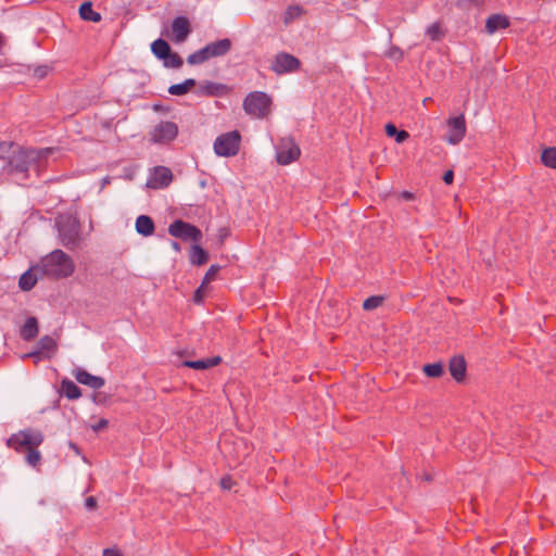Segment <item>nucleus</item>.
Returning a JSON list of instances; mask_svg holds the SVG:
<instances>
[{"label": "nucleus", "instance_id": "obj_31", "mask_svg": "<svg viewBox=\"0 0 556 556\" xmlns=\"http://www.w3.org/2000/svg\"><path fill=\"white\" fill-rule=\"evenodd\" d=\"M424 372L430 378H439L443 375L444 368L441 363H432L424 366Z\"/></svg>", "mask_w": 556, "mask_h": 556}, {"label": "nucleus", "instance_id": "obj_45", "mask_svg": "<svg viewBox=\"0 0 556 556\" xmlns=\"http://www.w3.org/2000/svg\"><path fill=\"white\" fill-rule=\"evenodd\" d=\"M102 556H122V554L117 549L105 548L103 551V555Z\"/></svg>", "mask_w": 556, "mask_h": 556}, {"label": "nucleus", "instance_id": "obj_15", "mask_svg": "<svg viewBox=\"0 0 556 556\" xmlns=\"http://www.w3.org/2000/svg\"><path fill=\"white\" fill-rule=\"evenodd\" d=\"M173 39L175 42L186 40L191 31L189 20L185 16H177L172 23Z\"/></svg>", "mask_w": 556, "mask_h": 556}, {"label": "nucleus", "instance_id": "obj_35", "mask_svg": "<svg viewBox=\"0 0 556 556\" xmlns=\"http://www.w3.org/2000/svg\"><path fill=\"white\" fill-rule=\"evenodd\" d=\"M426 34L427 36L433 40V41H437V40H440L441 37L443 36L442 35V31H441V27H440V24L439 23H433L431 24L427 30H426Z\"/></svg>", "mask_w": 556, "mask_h": 556}, {"label": "nucleus", "instance_id": "obj_23", "mask_svg": "<svg viewBox=\"0 0 556 556\" xmlns=\"http://www.w3.org/2000/svg\"><path fill=\"white\" fill-rule=\"evenodd\" d=\"M61 391L68 400H76L81 396L80 389L68 379H64L61 383Z\"/></svg>", "mask_w": 556, "mask_h": 556}, {"label": "nucleus", "instance_id": "obj_42", "mask_svg": "<svg viewBox=\"0 0 556 556\" xmlns=\"http://www.w3.org/2000/svg\"><path fill=\"white\" fill-rule=\"evenodd\" d=\"M480 3V0H458L457 5L459 8H467L469 4H476L478 5Z\"/></svg>", "mask_w": 556, "mask_h": 556}, {"label": "nucleus", "instance_id": "obj_2", "mask_svg": "<svg viewBox=\"0 0 556 556\" xmlns=\"http://www.w3.org/2000/svg\"><path fill=\"white\" fill-rule=\"evenodd\" d=\"M34 269L40 270L45 276L60 279L70 277L75 270V265L73 260L65 252L54 250L42 257Z\"/></svg>", "mask_w": 556, "mask_h": 556}, {"label": "nucleus", "instance_id": "obj_40", "mask_svg": "<svg viewBox=\"0 0 556 556\" xmlns=\"http://www.w3.org/2000/svg\"><path fill=\"white\" fill-rule=\"evenodd\" d=\"M85 506H86V508H88L90 510L96 509V507H97V500H96V497H93V496L87 497L86 501H85Z\"/></svg>", "mask_w": 556, "mask_h": 556}, {"label": "nucleus", "instance_id": "obj_14", "mask_svg": "<svg viewBox=\"0 0 556 556\" xmlns=\"http://www.w3.org/2000/svg\"><path fill=\"white\" fill-rule=\"evenodd\" d=\"M229 88L225 84L204 80L198 85L197 94L201 97H220L226 94Z\"/></svg>", "mask_w": 556, "mask_h": 556}, {"label": "nucleus", "instance_id": "obj_17", "mask_svg": "<svg viewBox=\"0 0 556 556\" xmlns=\"http://www.w3.org/2000/svg\"><path fill=\"white\" fill-rule=\"evenodd\" d=\"M510 22L506 15L492 14L485 21V31L489 35L496 33L500 29H506L509 27Z\"/></svg>", "mask_w": 556, "mask_h": 556}, {"label": "nucleus", "instance_id": "obj_7", "mask_svg": "<svg viewBox=\"0 0 556 556\" xmlns=\"http://www.w3.org/2000/svg\"><path fill=\"white\" fill-rule=\"evenodd\" d=\"M241 144V135L232 130L219 135L214 141V152L218 156L231 157L238 154Z\"/></svg>", "mask_w": 556, "mask_h": 556}, {"label": "nucleus", "instance_id": "obj_33", "mask_svg": "<svg viewBox=\"0 0 556 556\" xmlns=\"http://www.w3.org/2000/svg\"><path fill=\"white\" fill-rule=\"evenodd\" d=\"M303 14V9L300 5H291L289 7L283 15L285 24H290L294 20L299 18Z\"/></svg>", "mask_w": 556, "mask_h": 556}, {"label": "nucleus", "instance_id": "obj_10", "mask_svg": "<svg viewBox=\"0 0 556 556\" xmlns=\"http://www.w3.org/2000/svg\"><path fill=\"white\" fill-rule=\"evenodd\" d=\"M299 146L290 138H282L277 147V162L288 165L300 156Z\"/></svg>", "mask_w": 556, "mask_h": 556}, {"label": "nucleus", "instance_id": "obj_36", "mask_svg": "<svg viewBox=\"0 0 556 556\" xmlns=\"http://www.w3.org/2000/svg\"><path fill=\"white\" fill-rule=\"evenodd\" d=\"M219 270V266L217 265H212L208 270L206 271L204 278H203V281L202 283L203 285H206L208 282H211L212 280H214L217 271Z\"/></svg>", "mask_w": 556, "mask_h": 556}, {"label": "nucleus", "instance_id": "obj_3", "mask_svg": "<svg viewBox=\"0 0 556 556\" xmlns=\"http://www.w3.org/2000/svg\"><path fill=\"white\" fill-rule=\"evenodd\" d=\"M52 152V149H21L13 153L9 161L12 172L26 173L30 168L39 169L43 160Z\"/></svg>", "mask_w": 556, "mask_h": 556}, {"label": "nucleus", "instance_id": "obj_21", "mask_svg": "<svg viewBox=\"0 0 556 556\" xmlns=\"http://www.w3.org/2000/svg\"><path fill=\"white\" fill-rule=\"evenodd\" d=\"M37 334H38V321L35 317H28L21 329V337L25 341H30Z\"/></svg>", "mask_w": 556, "mask_h": 556}, {"label": "nucleus", "instance_id": "obj_8", "mask_svg": "<svg viewBox=\"0 0 556 556\" xmlns=\"http://www.w3.org/2000/svg\"><path fill=\"white\" fill-rule=\"evenodd\" d=\"M168 233L184 241L199 242L202 239V232L198 227L181 219H177L169 225Z\"/></svg>", "mask_w": 556, "mask_h": 556}, {"label": "nucleus", "instance_id": "obj_43", "mask_svg": "<svg viewBox=\"0 0 556 556\" xmlns=\"http://www.w3.org/2000/svg\"><path fill=\"white\" fill-rule=\"evenodd\" d=\"M453 179H454V173L453 170H447L444 173L443 175V181L446 184V185H451L453 182Z\"/></svg>", "mask_w": 556, "mask_h": 556}, {"label": "nucleus", "instance_id": "obj_46", "mask_svg": "<svg viewBox=\"0 0 556 556\" xmlns=\"http://www.w3.org/2000/svg\"><path fill=\"white\" fill-rule=\"evenodd\" d=\"M5 42H7V40H5L4 36L0 33V54H3V48L5 46Z\"/></svg>", "mask_w": 556, "mask_h": 556}, {"label": "nucleus", "instance_id": "obj_24", "mask_svg": "<svg viewBox=\"0 0 556 556\" xmlns=\"http://www.w3.org/2000/svg\"><path fill=\"white\" fill-rule=\"evenodd\" d=\"M34 271L36 270L33 267L20 277L18 286L23 291H29L35 287L38 278Z\"/></svg>", "mask_w": 556, "mask_h": 556}, {"label": "nucleus", "instance_id": "obj_11", "mask_svg": "<svg viewBox=\"0 0 556 556\" xmlns=\"http://www.w3.org/2000/svg\"><path fill=\"white\" fill-rule=\"evenodd\" d=\"M178 135V127L173 122H161L152 132L151 140L156 143H167L174 140Z\"/></svg>", "mask_w": 556, "mask_h": 556}, {"label": "nucleus", "instance_id": "obj_41", "mask_svg": "<svg viewBox=\"0 0 556 556\" xmlns=\"http://www.w3.org/2000/svg\"><path fill=\"white\" fill-rule=\"evenodd\" d=\"M48 70L49 68L47 66H39L35 70V76L41 79L47 75Z\"/></svg>", "mask_w": 556, "mask_h": 556}, {"label": "nucleus", "instance_id": "obj_39", "mask_svg": "<svg viewBox=\"0 0 556 556\" xmlns=\"http://www.w3.org/2000/svg\"><path fill=\"white\" fill-rule=\"evenodd\" d=\"M233 485V481L230 477H224L220 480V486L224 490H230Z\"/></svg>", "mask_w": 556, "mask_h": 556}, {"label": "nucleus", "instance_id": "obj_27", "mask_svg": "<svg viewBox=\"0 0 556 556\" xmlns=\"http://www.w3.org/2000/svg\"><path fill=\"white\" fill-rule=\"evenodd\" d=\"M208 254L200 247L193 245L190 254V261L194 265H203L207 262Z\"/></svg>", "mask_w": 556, "mask_h": 556}, {"label": "nucleus", "instance_id": "obj_34", "mask_svg": "<svg viewBox=\"0 0 556 556\" xmlns=\"http://www.w3.org/2000/svg\"><path fill=\"white\" fill-rule=\"evenodd\" d=\"M163 60L164 65L172 68H179L184 63L181 56L178 53L172 51Z\"/></svg>", "mask_w": 556, "mask_h": 556}, {"label": "nucleus", "instance_id": "obj_5", "mask_svg": "<svg viewBox=\"0 0 556 556\" xmlns=\"http://www.w3.org/2000/svg\"><path fill=\"white\" fill-rule=\"evenodd\" d=\"M232 47V42L228 38H224L211 43H207L202 49L191 53L187 58V62L190 65L202 64L212 58H218L226 55Z\"/></svg>", "mask_w": 556, "mask_h": 556}, {"label": "nucleus", "instance_id": "obj_22", "mask_svg": "<svg viewBox=\"0 0 556 556\" xmlns=\"http://www.w3.org/2000/svg\"><path fill=\"white\" fill-rule=\"evenodd\" d=\"M79 16L84 21L98 23L101 21V14L93 11L92 3L90 1H86L81 3L79 7Z\"/></svg>", "mask_w": 556, "mask_h": 556}, {"label": "nucleus", "instance_id": "obj_1", "mask_svg": "<svg viewBox=\"0 0 556 556\" xmlns=\"http://www.w3.org/2000/svg\"><path fill=\"white\" fill-rule=\"evenodd\" d=\"M42 442V432L40 430L28 428L12 434L8 440V445L18 452L27 451L26 462L35 467L41 459L40 452L37 447Z\"/></svg>", "mask_w": 556, "mask_h": 556}, {"label": "nucleus", "instance_id": "obj_19", "mask_svg": "<svg viewBox=\"0 0 556 556\" xmlns=\"http://www.w3.org/2000/svg\"><path fill=\"white\" fill-rule=\"evenodd\" d=\"M155 226L153 219L148 215H140L136 219V231L139 235L149 237L154 233Z\"/></svg>", "mask_w": 556, "mask_h": 556}, {"label": "nucleus", "instance_id": "obj_48", "mask_svg": "<svg viewBox=\"0 0 556 556\" xmlns=\"http://www.w3.org/2000/svg\"><path fill=\"white\" fill-rule=\"evenodd\" d=\"M172 248H173L174 250H176V251H179V250H180L179 243H178V242H176V241H173V242H172Z\"/></svg>", "mask_w": 556, "mask_h": 556}, {"label": "nucleus", "instance_id": "obj_13", "mask_svg": "<svg viewBox=\"0 0 556 556\" xmlns=\"http://www.w3.org/2000/svg\"><path fill=\"white\" fill-rule=\"evenodd\" d=\"M173 180V173L168 167L156 166L150 175L147 186L151 189L166 188Z\"/></svg>", "mask_w": 556, "mask_h": 556}, {"label": "nucleus", "instance_id": "obj_18", "mask_svg": "<svg viewBox=\"0 0 556 556\" xmlns=\"http://www.w3.org/2000/svg\"><path fill=\"white\" fill-rule=\"evenodd\" d=\"M451 376L456 381H462L466 374V362L463 356H454L451 358L448 364Z\"/></svg>", "mask_w": 556, "mask_h": 556}, {"label": "nucleus", "instance_id": "obj_29", "mask_svg": "<svg viewBox=\"0 0 556 556\" xmlns=\"http://www.w3.org/2000/svg\"><path fill=\"white\" fill-rule=\"evenodd\" d=\"M386 132L388 136L390 137H395V141L397 143H402L404 142L408 137H409V134L405 130H397L395 125L389 123L386 125Z\"/></svg>", "mask_w": 556, "mask_h": 556}, {"label": "nucleus", "instance_id": "obj_32", "mask_svg": "<svg viewBox=\"0 0 556 556\" xmlns=\"http://www.w3.org/2000/svg\"><path fill=\"white\" fill-rule=\"evenodd\" d=\"M39 352H53L56 349V341L50 336H43L38 341Z\"/></svg>", "mask_w": 556, "mask_h": 556}, {"label": "nucleus", "instance_id": "obj_16", "mask_svg": "<svg viewBox=\"0 0 556 556\" xmlns=\"http://www.w3.org/2000/svg\"><path fill=\"white\" fill-rule=\"evenodd\" d=\"M75 379L91 389L99 390L105 384V380L102 377L93 376L83 368H77L73 372Z\"/></svg>", "mask_w": 556, "mask_h": 556}, {"label": "nucleus", "instance_id": "obj_26", "mask_svg": "<svg viewBox=\"0 0 556 556\" xmlns=\"http://www.w3.org/2000/svg\"><path fill=\"white\" fill-rule=\"evenodd\" d=\"M195 85H197L195 79L188 78L180 84L172 85L168 88V92L173 96H182V94H186Z\"/></svg>", "mask_w": 556, "mask_h": 556}, {"label": "nucleus", "instance_id": "obj_28", "mask_svg": "<svg viewBox=\"0 0 556 556\" xmlns=\"http://www.w3.org/2000/svg\"><path fill=\"white\" fill-rule=\"evenodd\" d=\"M542 163L551 168H556V148H546L541 155Z\"/></svg>", "mask_w": 556, "mask_h": 556}, {"label": "nucleus", "instance_id": "obj_47", "mask_svg": "<svg viewBox=\"0 0 556 556\" xmlns=\"http://www.w3.org/2000/svg\"><path fill=\"white\" fill-rule=\"evenodd\" d=\"M402 197H403L404 199H406V200H412L414 195H413V193H410V192H408V191H404V192L402 193Z\"/></svg>", "mask_w": 556, "mask_h": 556}, {"label": "nucleus", "instance_id": "obj_12", "mask_svg": "<svg viewBox=\"0 0 556 556\" xmlns=\"http://www.w3.org/2000/svg\"><path fill=\"white\" fill-rule=\"evenodd\" d=\"M447 126V142L451 144L459 143L466 135V122L464 115L448 118Z\"/></svg>", "mask_w": 556, "mask_h": 556}, {"label": "nucleus", "instance_id": "obj_30", "mask_svg": "<svg viewBox=\"0 0 556 556\" xmlns=\"http://www.w3.org/2000/svg\"><path fill=\"white\" fill-rule=\"evenodd\" d=\"M386 300L383 295H371L363 302L364 311H374L381 306Z\"/></svg>", "mask_w": 556, "mask_h": 556}, {"label": "nucleus", "instance_id": "obj_25", "mask_svg": "<svg viewBox=\"0 0 556 556\" xmlns=\"http://www.w3.org/2000/svg\"><path fill=\"white\" fill-rule=\"evenodd\" d=\"M151 50L157 59L163 60L170 52V46L167 41L160 38L152 42Z\"/></svg>", "mask_w": 556, "mask_h": 556}, {"label": "nucleus", "instance_id": "obj_9", "mask_svg": "<svg viewBox=\"0 0 556 556\" xmlns=\"http://www.w3.org/2000/svg\"><path fill=\"white\" fill-rule=\"evenodd\" d=\"M300 67L301 61L288 52L277 53L270 64V70L277 75L295 73Z\"/></svg>", "mask_w": 556, "mask_h": 556}, {"label": "nucleus", "instance_id": "obj_6", "mask_svg": "<svg viewBox=\"0 0 556 556\" xmlns=\"http://www.w3.org/2000/svg\"><path fill=\"white\" fill-rule=\"evenodd\" d=\"M271 99L265 92H250L243 100V109L247 114L262 118L270 111Z\"/></svg>", "mask_w": 556, "mask_h": 556}, {"label": "nucleus", "instance_id": "obj_44", "mask_svg": "<svg viewBox=\"0 0 556 556\" xmlns=\"http://www.w3.org/2000/svg\"><path fill=\"white\" fill-rule=\"evenodd\" d=\"M388 55L392 59H401L402 58V52L400 51V49L397 48H392L390 49Z\"/></svg>", "mask_w": 556, "mask_h": 556}, {"label": "nucleus", "instance_id": "obj_37", "mask_svg": "<svg viewBox=\"0 0 556 556\" xmlns=\"http://www.w3.org/2000/svg\"><path fill=\"white\" fill-rule=\"evenodd\" d=\"M204 286L205 285L201 283V286L194 292L193 301L198 304L202 303Z\"/></svg>", "mask_w": 556, "mask_h": 556}, {"label": "nucleus", "instance_id": "obj_4", "mask_svg": "<svg viewBox=\"0 0 556 556\" xmlns=\"http://www.w3.org/2000/svg\"><path fill=\"white\" fill-rule=\"evenodd\" d=\"M59 236L62 244L67 249H75L80 243V224L72 215H62L56 220Z\"/></svg>", "mask_w": 556, "mask_h": 556}, {"label": "nucleus", "instance_id": "obj_20", "mask_svg": "<svg viewBox=\"0 0 556 556\" xmlns=\"http://www.w3.org/2000/svg\"><path fill=\"white\" fill-rule=\"evenodd\" d=\"M220 362H222V358L219 356H214L211 358L199 359V361H186L182 363V366L198 369V370H203V369L214 367V366L218 365Z\"/></svg>", "mask_w": 556, "mask_h": 556}, {"label": "nucleus", "instance_id": "obj_38", "mask_svg": "<svg viewBox=\"0 0 556 556\" xmlns=\"http://www.w3.org/2000/svg\"><path fill=\"white\" fill-rule=\"evenodd\" d=\"M109 425V421L104 418H101L97 424L92 425L91 428L93 431L98 432L101 429L106 428Z\"/></svg>", "mask_w": 556, "mask_h": 556}]
</instances>
